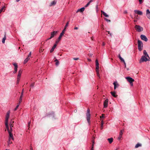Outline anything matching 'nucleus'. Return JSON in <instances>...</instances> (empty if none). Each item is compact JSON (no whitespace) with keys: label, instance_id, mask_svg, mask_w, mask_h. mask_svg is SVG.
Returning a JSON list of instances; mask_svg holds the SVG:
<instances>
[{"label":"nucleus","instance_id":"nucleus-1","mask_svg":"<svg viewBox=\"0 0 150 150\" xmlns=\"http://www.w3.org/2000/svg\"><path fill=\"white\" fill-rule=\"evenodd\" d=\"M150 60V58L148 57L145 56H142L139 61V63H141L144 62H146L147 61H149Z\"/></svg>","mask_w":150,"mask_h":150},{"label":"nucleus","instance_id":"nucleus-2","mask_svg":"<svg viewBox=\"0 0 150 150\" xmlns=\"http://www.w3.org/2000/svg\"><path fill=\"white\" fill-rule=\"evenodd\" d=\"M137 43L138 50L141 51L143 49V43L141 41L138 40L137 41Z\"/></svg>","mask_w":150,"mask_h":150},{"label":"nucleus","instance_id":"nucleus-3","mask_svg":"<svg viewBox=\"0 0 150 150\" xmlns=\"http://www.w3.org/2000/svg\"><path fill=\"white\" fill-rule=\"evenodd\" d=\"M125 78L127 79V81L129 83L131 86H133V82L134 81V80L132 78L129 77H126Z\"/></svg>","mask_w":150,"mask_h":150},{"label":"nucleus","instance_id":"nucleus-4","mask_svg":"<svg viewBox=\"0 0 150 150\" xmlns=\"http://www.w3.org/2000/svg\"><path fill=\"white\" fill-rule=\"evenodd\" d=\"M135 28L137 31L138 32H140L143 30V28L139 25H136Z\"/></svg>","mask_w":150,"mask_h":150},{"label":"nucleus","instance_id":"nucleus-5","mask_svg":"<svg viewBox=\"0 0 150 150\" xmlns=\"http://www.w3.org/2000/svg\"><path fill=\"white\" fill-rule=\"evenodd\" d=\"M64 30H63L62 33H60V35L58 39L56 41V43H58L59 41L61 40L62 36L63 35L64 33Z\"/></svg>","mask_w":150,"mask_h":150},{"label":"nucleus","instance_id":"nucleus-6","mask_svg":"<svg viewBox=\"0 0 150 150\" xmlns=\"http://www.w3.org/2000/svg\"><path fill=\"white\" fill-rule=\"evenodd\" d=\"M58 31H54L53 32L51 33L50 37L47 39V40H49L52 38L57 33Z\"/></svg>","mask_w":150,"mask_h":150},{"label":"nucleus","instance_id":"nucleus-7","mask_svg":"<svg viewBox=\"0 0 150 150\" xmlns=\"http://www.w3.org/2000/svg\"><path fill=\"white\" fill-rule=\"evenodd\" d=\"M13 65L14 66V71L13 72V73H16L17 72L18 68V65L17 63H13Z\"/></svg>","mask_w":150,"mask_h":150},{"label":"nucleus","instance_id":"nucleus-8","mask_svg":"<svg viewBox=\"0 0 150 150\" xmlns=\"http://www.w3.org/2000/svg\"><path fill=\"white\" fill-rule=\"evenodd\" d=\"M9 115H10V111H8L6 115L5 122H8V119H9Z\"/></svg>","mask_w":150,"mask_h":150},{"label":"nucleus","instance_id":"nucleus-9","mask_svg":"<svg viewBox=\"0 0 150 150\" xmlns=\"http://www.w3.org/2000/svg\"><path fill=\"white\" fill-rule=\"evenodd\" d=\"M140 38L142 40H144L146 42L148 40L147 38L145 35H141L140 36Z\"/></svg>","mask_w":150,"mask_h":150},{"label":"nucleus","instance_id":"nucleus-10","mask_svg":"<svg viewBox=\"0 0 150 150\" xmlns=\"http://www.w3.org/2000/svg\"><path fill=\"white\" fill-rule=\"evenodd\" d=\"M146 16L150 20V12L149 9H148L146 11Z\"/></svg>","mask_w":150,"mask_h":150},{"label":"nucleus","instance_id":"nucleus-11","mask_svg":"<svg viewBox=\"0 0 150 150\" xmlns=\"http://www.w3.org/2000/svg\"><path fill=\"white\" fill-rule=\"evenodd\" d=\"M108 99H106L104 102L103 105L104 108H106L108 106Z\"/></svg>","mask_w":150,"mask_h":150},{"label":"nucleus","instance_id":"nucleus-12","mask_svg":"<svg viewBox=\"0 0 150 150\" xmlns=\"http://www.w3.org/2000/svg\"><path fill=\"white\" fill-rule=\"evenodd\" d=\"M114 85V89H115L116 88H118L119 86V85L117 82H115L113 83Z\"/></svg>","mask_w":150,"mask_h":150},{"label":"nucleus","instance_id":"nucleus-13","mask_svg":"<svg viewBox=\"0 0 150 150\" xmlns=\"http://www.w3.org/2000/svg\"><path fill=\"white\" fill-rule=\"evenodd\" d=\"M22 72V70L21 69H20L18 72V73L17 75V78L20 79L21 76Z\"/></svg>","mask_w":150,"mask_h":150},{"label":"nucleus","instance_id":"nucleus-14","mask_svg":"<svg viewBox=\"0 0 150 150\" xmlns=\"http://www.w3.org/2000/svg\"><path fill=\"white\" fill-rule=\"evenodd\" d=\"M134 12L135 13H137V14L140 15H142L143 14L142 12L139 10H135L134 11Z\"/></svg>","mask_w":150,"mask_h":150},{"label":"nucleus","instance_id":"nucleus-15","mask_svg":"<svg viewBox=\"0 0 150 150\" xmlns=\"http://www.w3.org/2000/svg\"><path fill=\"white\" fill-rule=\"evenodd\" d=\"M90 115H86V119L87 121L90 124Z\"/></svg>","mask_w":150,"mask_h":150},{"label":"nucleus","instance_id":"nucleus-16","mask_svg":"<svg viewBox=\"0 0 150 150\" xmlns=\"http://www.w3.org/2000/svg\"><path fill=\"white\" fill-rule=\"evenodd\" d=\"M5 125L7 130L8 131V132H12V131H11V129L10 130L9 129V127L8 125V122H5Z\"/></svg>","mask_w":150,"mask_h":150},{"label":"nucleus","instance_id":"nucleus-17","mask_svg":"<svg viewBox=\"0 0 150 150\" xmlns=\"http://www.w3.org/2000/svg\"><path fill=\"white\" fill-rule=\"evenodd\" d=\"M124 131L123 130H121L120 132L119 137L118 138V139L119 140H120L121 138L122 137V132Z\"/></svg>","mask_w":150,"mask_h":150},{"label":"nucleus","instance_id":"nucleus-18","mask_svg":"<svg viewBox=\"0 0 150 150\" xmlns=\"http://www.w3.org/2000/svg\"><path fill=\"white\" fill-rule=\"evenodd\" d=\"M11 132H8V133L9 134V140H10L11 138V139L12 140H13V135L11 133Z\"/></svg>","mask_w":150,"mask_h":150},{"label":"nucleus","instance_id":"nucleus-19","mask_svg":"<svg viewBox=\"0 0 150 150\" xmlns=\"http://www.w3.org/2000/svg\"><path fill=\"white\" fill-rule=\"evenodd\" d=\"M56 1H53L50 3V6H54L55 5V4H56Z\"/></svg>","mask_w":150,"mask_h":150},{"label":"nucleus","instance_id":"nucleus-20","mask_svg":"<svg viewBox=\"0 0 150 150\" xmlns=\"http://www.w3.org/2000/svg\"><path fill=\"white\" fill-rule=\"evenodd\" d=\"M111 95L114 97L116 98L117 96V95H116V93L115 92H110Z\"/></svg>","mask_w":150,"mask_h":150},{"label":"nucleus","instance_id":"nucleus-21","mask_svg":"<svg viewBox=\"0 0 150 150\" xmlns=\"http://www.w3.org/2000/svg\"><path fill=\"white\" fill-rule=\"evenodd\" d=\"M94 0H90L85 5V7H88L90 5L91 3L93 2Z\"/></svg>","mask_w":150,"mask_h":150},{"label":"nucleus","instance_id":"nucleus-22","mask_svg":"<svg viewBox=\"0 0 150 150\" xmlns=\"http://www.w3.org/2000/svg\"><path fill=\"white\" fill-rule=\"evenodd\" d=\"M143 54L144 55V56H146V57H149V56L147 54V53L146 51L145 50H144L143 51Z\"/></svg>","mask_w":150,"mask_h":150},{"label":"nucleus","instance_id":"nucleus-23","mask_svg":"<svg viewBox=\"0 0 150 150\" xmlns=\"http://www.w3.org/2000/svg\"><path fill=\"white\" fill-rule=\"evenodd\" d=\"M85 10V8L84 7H83L80 9L78 10L77 12H78L80 11V12H83Z\"/></svg>","mask_w":150,"mask_h":150},{"label":"nucleus","instance_id":"nucleus-24","mask_svg":"<svg viewBox=\"0 0 150 150\" xmlns=\"http://www.w3.org/2000/svg\"><path fill=\"white\" fill-rule=\"evenodd\" d=\"M108 140L110 144H111L113 142V139L112 138H108Z\"/></svg>","mask_w":150,"mask_h":150},{"label":"nucleus","instance_id":"nucleus-25","mask_svg":"<svg viewBox=\"0 0 150 150\" xmlns=\"http://www.w3.org/2000/svg\"><path fill=\"white\" fill-rule=\"evenodd\" d=\"M6 33H5L4 37L2 39V42L3 43H5V40L6 39Z\"/></svg>","mask_w":150,"mask_h":150},{"label":"nucleus","instance_id":"nucleus-26","mask_svg":"<svg viewBox=\"0 0 150 150\" xmlns=\"http://www.w3.org/2000/svg\"><path fill=\"white\" fill-rule=\"evenodd\" d=\"M29 59L30 58L28 57L26 59H25L24 61V64H26L28 61Z\"/></svg>","mask_w":150,"mask_h":150},{"label":"nucleus","instance_id":"nucleus-27","mask_svg":"<svg viewBox=\"0 0 150 150\" xmlns=\"http://www.w3.org/2000/svg\"><path fill=\"white\" fill-rule=\"evenodd\" d=\"M141 146L142 144H141L138 143L136 145V146H135V148H137L139 146Z\"/></svg>","mask_w":150,"mask_h":150},{"label":"nucleus","instance_id":"nucleus-28","mask_svg":"<svg viewBox=\"0 0 150 150\" xmlns=\"http://www.w3.org/2000/svg\"><path fill=\"white\" fill-rule=\"evenodd\" d=\"M101 12L103 14V15L106 17H108V15H107L106 13H105L103 11H101Z\"/></svg>","mask_w":150,"mask_h":150},{"label":"nucleus","instance_id":"nucleus-29","mask_svg":"<svg viewBox=\"0 0 150 150\" xmlns=\"http://www.w3.org/2000/svg\"><path fill=\"white\" fill-rule=\"evenodd\" d=\"M14 122V121H13L12 122V124H10V129L11 131H12V127H13V123Z\"/></svg>","mask_w":150,"mask_h":150},{"label":"nucleus","instance_id":"nucleus-30","mask_svg":"<svg viewBox=\"0 0 150 150\" xmlns=\"http://www.w3.org/2000/svg\"><path fill=\"white\" fill-rule=\"evenodd\" d=\"M54 62H56V63H55L56 65L57 66H58L59 64V62L58 61V60L57 59H56L54 60Z\"/></svg>","mask_w":150,"mask_h":150},{"label":"nucleus","instance_id":"nucleus-31","mask_svg":"<svg viewBox=\"0 0 150 150\" xmlns=\"http://www.w3.org/2000/svg\"><path fill=\"white\" fill-rule=\"evenodd\" d=\"M118 57L122 62H124V60L121 57L120 54H119L118 55Z\"/></svg>","mask_w":150,"mask_h":150},{"label":"nucleus","instance_id":"nucleus-32","mask_svg":"<svg viewBox=\"0 0 150 150\" xmlns=\"http://www.w3.org/2000/svg\"><path fill=\"white\" fill-rule=\"evenodd\" d=\"M68 24H69V22H67L66 23V25L65 26L64 29L63 30H64V32L66 30V28L67 27Z\"/></svg>","mask_w":150,"mask_h":150},{"label":"nucleus","instance_id":"nucleus-33","mask_svg":"<svg viewBox=\"0 0 150 150\" xmlns=\"http://www.w3.org/2000/svg\"><path fill=\"white\" fill-rule=\"evenodd\" d=\"M103 124H104L103 121V120H102L101 121V127H100V129H102L103 128Z\"/></svg>","mask_w":150,"mask_h":150},{"label":"nucleus","instance_id":"nucleus-34","mask_svg":"<svg viewBox=\"0 0 150 150\" xmlns=\"http://www.w3.org/2000/svg\"><path fill=\"white\" fill-rule=\"evenodd\" d=\"M95 62L96 64V66H99V64L98 63V60L97 59H96V60Z\"/></svg>","mask_w":150,"mask_h":150},{"label":"nucleus","instance_id":"nucleus-35","mask_svg":"<svg viewBox=\"0 0 150 150\" xmlns=\"http://www.w3.org/2000/svg\"><path fill=\"white\" fill-rule=\"evenodd\" d=\"M55 48V47L53 46L50 50V52L51 53L52 52L54 51Z\"/></svg>","mask_w":150,"mask_h":150},{"label":"nucleus","instance_id":"nucleus-36","mask_svg":"<svg viewBox=\"0 0 150 150\" xmlns=\"http://www.w3.org/2000/svg\"><path fill=\"white\" fill-rule=\"evenodd\" d=\"M99 66H96V72H98V71H99Z\"/></svg>","mask_w":150,"mask_h":150},{"label":"nucleus","instance_id":"nucleus-37","mask_svg":"<svg viewBox=\"0 0 150 150\" xmlns=\"http://www.w3.org/2000/svg\"><path fill=\"white\" fill-rule=\"evenodd\" d=\"M90 110L89 109H88L87 110V112L86 115H90Z\"/></svg>","mask_w":150,"mask_h":150},{"label":"nucleus","instance_id":"nucleus-38","mask_svg":"<svg viewBox=\"0 0 150 150\" xmlns=\"http://www.w3.org/2000/svg\"><path fill=\"white\" fill-rule=\"evenodd\" d=\"M5 8V6H3L0 10V13H1L3 11V9Z\"/></svg>","mask_w":150,"mask_h":150},{"label":"nucleus","instance_id":"nucleus-39","mask_svg":"<svg viewBox=\"0 0 150 150\" xmlns=\"http://www.w3.org/2000/svg\"><path fill=\"white\" fill-rule=\"evenodd\" d=\"M22 98H19V101L18 104L20 105L22 101Z\"/></svg>","mask_w":150,"mask_h":150},{"label":"nucleus","instance_id":"nucleus-40","mask_svg":"<svg viewBox=\"0 0 150 150\" xmlns=\"http://www.w3.org/2000/svg\"><path fill=\"white\" fill-rule=\"evenodd\" d=\"M19 104H18L17 105L16 107L15 108V109H14V111H16V110L17 108H18V107L19 106Z\"/></svg>","mask_w":150,"mask_h":150},{"label":"nucleus","instance_id":"nucleus-41","mask_svg":"<svg viewBox=\"0 0 150 150\" xmlns=\"http://www.w3.org/2000/svg\"><path fill=\"white\" fill-rule=\"evenodd\" d=\"M96 72V74H97V76L100 78V74H99V71H98V72Z\"/></svg>","mask_w":150,"mask_h":150},{"label":"nucleus","instance_id":"nucleus-42","mask_svg":"<svg viewBox=\"0 0 150 150\" xmlns=\"http://www.w3.org/2000/svg\"><path fill=\"white\" fill-rule=\"evenodd\" d=\"M104 19L107 22H110L111 21L110 20L108 19L105 18Z\"/></svg>","mask_w":150,"mask_h":150},{"label":"nucleus","instance_id":"nucleus-43","mask_svg":"<svg viewBox=\"0 0 150 150\" xmlns=\"http://www.w3.org/2000/svg\"><path fill=\"white\" fill-rule=\"evenodd\" d=\"M10 140H9V139L8 142V144H10L12 143V142H10Z\"/></svg>","mask_w":150,"mask_h":150},{"label":"nucleus","instance_id":"nucleus-44","mask_svg":"<svg viewBox=\"0 0 150 150\" xmlns=\"http://www.w3.org/2000/svg\"><path fill=\"white\" fill-rule=\"evenodd\" d=\"M92 142H93V143L92 145V147H93V148L94 143V141L93 140L92 141Z\"/></svg>","mask_w":150,"mask_h":150},{"label":"nucleus","instance_id":"nucleus-45","mask_svg":"<svg viewBox=\"0 0 150 150\" xmlns=\"http://www.w3.org/2000/svg\"><path fill=\"white\" fill-rule=\"evenodd\" d=\"M58 43H56V42L55 44H54V45H53V46L54 47H56V46H57V44Z\"/></svg>","mask_w":150,"mask_h":150},{"label":"nucleus","instance_id":"nucleus-46","mask_svg":"<svg viewBox=\"0 0 150 150\" xmlns=\"http://www.w3.org/2000/svg\"><path fill=\"white\" fill-rule=\"evenodd\" d=\"M20 79L17 78V83H19Z\"/></svg>","mask_w":150,"mask_h":150},{"label":"nucleus","instance_id":"nucleus-47","mask_svg":"<svg viewBox=\"0 0 150 150\" xmlns=\"http://www.w3.org/2000/svg\"><path fill=\"white\" fill-rule=\"evenodd\" d=\"M31 52H30L28 55V57L29 58V57L31 56Z\"/></svg>","mask_w":150,"mask_h":150},{"label":"nucleus","instance_id":"nucleus-48","mask_svg":"<svg viewBox=\"0 0 150 150\" xmlns=\"http://www.w3.org/2000/svg\"><path fill=\"white\" fill-rule=\"evenodd\" d=\"M73 59L74 60H79V58H73Z\"/></svg>","mask_w":150,"mask_h":150},{"label":"nucleus","instance_id":"nucleus-49","mask_svg":"<svg viewBox=\"0 0 150 150\" xmlns=\"http://www.w3.org/2000/svg\"><path fill=\"white\" fill-rule=\"evenodd\" d=\"M139 2L140 4H141L143 2L142 0H139Z\"/></svg>","mask_w":150,"mask_h":150},{"label":"nucleus","instance_id":"nucleus-50","mask_svg":"<svg viewBox=\"0 0 150 150\" xmlns=\"http://www.w3.org/2000/svg\"><path fill=\"white\" fill-rule=\"evenodd\" d=\"M96 11L97 12H98V5H96Z\"/></svg>","mask_w":150,"mask_h":150},{"label":"nucleus","instance_id":"nucleus-51","mask_svg":"<svg viewBox=\"0 0 150 150\" xmlns=\"http://www.w3.org/2000/svg\"><path fill=\"white\" fill-rule=\"evenodd\" d=\"M35 84V83H33L30 85V86L31 87H33Z\"/></svg>","mask_w":150,"mask_h":150},{"label":"nucleus","instance_id":"nucleus-52","mask_svg":"<svg viewBox=\"0 0 150 150\" xmlns=\"http://www.w3.org/2000/svg\"><path fill=\"white\" fill-rule=\"evenodd\" d=\"M23 93H21V96H20V98H22L23 96Z\"/></svg>","mask_w":150,"mask_h":150},{"label":"nucleus","instance_id":"nucleus-53","mask_svg":"<svg viewBox=\"0 0 150 150\" xmlns=\"http://www.w3.org/2000/svg\"><path fill=\"white\" fill-rule=\"evenodd\" d=\"M43 50L42 48H40V52H42V51Z\"/></svg>","mask_w":150,"mask_h":150},{"label":"nucleus","instance_id":"nucleus-54","mask_svg":"<svg viewBox=\"0 0 150 150\" xmlns=\"http://www.w3.org/2000/svg\"><path fill=\"white\" fill-rule=\"evenodd\" d=\"M105 116V115L103 114H102V115L100 117V118H101L102 117H103L104 116Z\"/></svg>","mask_w":150,"mask_h":150},{"label":"nucleus","instance_id":"nucleus-55","mask_svg":"<svg viewBox=\"0 0 150 150\" xmlns=\"http://www.w3.org/2000/svg\"><path fill=\"white\" fill-rule=\"evenodd\" d=\"M30 122H29L28 124V126L29 127V129L30 128Z\"/></svg>","mask_w":150,"mask_h":150},{"label":"nucleus","instance_id":"nucleus-56","mask_svg":"<svg viewBox=\"0 0 150 150\" xmlns=\"http://www.w3.org/2000/svg\"><path fill=\"white\" fill-rule=\"evenodd\" d=\"M124 62V64L125 66V67H126V63H125V61L124 60V62Z\"/></svg>","mask_w":150,"mask_h":150},{"label":"nucleus","instance_id":"nucleus-57","mask_svg":"<svg viewBox=\"0 0 150 150\" xmlns=\"http://www.w3.org/2000/svg\"><path fill=\"white\" fill-rule=\"evenodd\" d=\"M124 13L125 14H127V11H124Z\"/></svg>","mask_w":150,"mask_h":150},{"label":"nucleus","instance_id":"nucleus-58","mask_svg":"<svg viewBox=\"0 0 150 150\" xmlns=\"http://www.w3.org/2000/svg\"><path fill=\"white\" fill-rule=\"evenodd\" d=\"M74 30H77L78 29V28L77 27H75L74 28Z\"/></svg>","mask_w":150,"mask_h":150},{"label":"nucleus","instance_id":"nucleus-59","mask_svg":"<svg viewBox=\"0 0 150 150\" xmlns=\"http://www.w3.org/2000/svg\"><path fill=\"white\" fill-rule=\"evenodd\" d=\"M103 27V25H101V28H102L103 29H104Z\"/></svg>","mask_w":150,"mask_h":150},{"label":"nucleus","instance_id":"nucleus-60","mask_svg":"<svg viewBox=\"0 0 150 150\" xmlns=\"http://www.w3.org/2000/svg\"><path fill=\"white\" fill-rule=\"evenodd\" d=\"M88 61H91V59H88Z\"/></svg>","mask_w":150,"mask_h":150},{"label":"nucleus","instance_id":"nucleus-61","mask_svg":"<svg viewBox=\"0 0 150 150\" xmlns=\"http://www.w3.org/2000/svg\"><path fill=\"white\" fill-rule=\"evenodd\" d=\"M105 45V43L104 42H103V46H104Z\"/></svg>","mask_w":150,"mask_h":150},{"label":"nucleus","instance_id":"nucleus-62","mask_svg":"<svg viewBox=\"0 0 150 150\" xmlns=\"http://www.w3.org/2000/svg\"><path fill=\"white\" fill-rule=\"evenodd\" d=\"M23 91H24V89H23L21 93H23Z\"/></svg>","mask_w":150,"mask_h":150},{"label":"nucleus","instance_id":"nucleus-63","mask_svg":"<svg viewBox=\"0 0 150 150\" xmlns=\"http://www.w3.org/2000/svg\"><path fill=\"white\" fill-rule=\"evenodd\" d=\"M91 150H93V147H91Z\"/></svg>","mask_w":150,"mask_h":150},{"label":"nucleus","instance_id":"nucleus-64","mask_svg":"<svg viewBox=\"0 0 150 150\" xmlns=\"http://www.w3.org/2000/svg\"><path fill=\"white\" fill-rule=\"evenodd\" d=\"M20 0H16V2H18Z\"/></svg>","mask_w":150,"mask_h":150}]
</instances>
